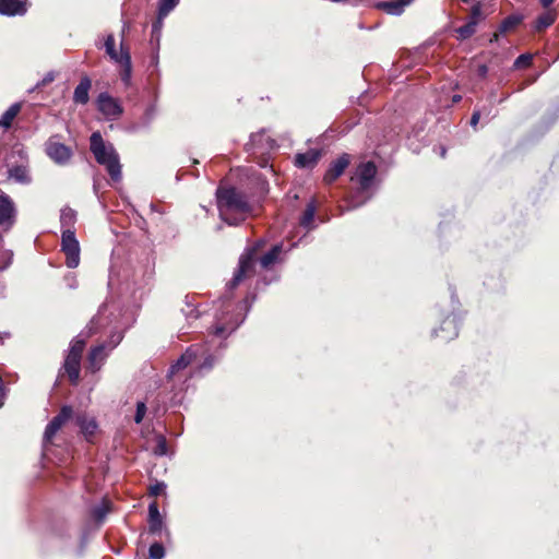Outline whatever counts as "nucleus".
<instances>
[{
    "label": "nucleus",
    "instance_id": "f257e3e1",
    "mask_svg": "<svg viewBox=\"0 0 559 559\" xmlns=\"http://www.w3.org/2000/svg\"><path fill=\"white\" fill-rule=\"evenodd\" d=\"M249 309L247 299L234 305L230 297H222L216 304L214 336L226 340L243 322Z\"/></svg>",
    "mask_w": 559,
    "mask_h": 559
},
{
    "label": "nucleus",
    "instance_id": "f03ea898",
    "mask_svg": "<svg viewBox=\"0 0 559 559\" xmlns=\"http://www.w3.org/2000/svg\"><path fill=\"white\" fill-rule=\"evenodd\" d=\"M216 199L219 216L228 225H238L250 211L246 195L235 188H218Z\"/></svg>",
    "mask_w": 559,
    "mask_h": 559
},
{
    "label": "nucleus",
    "instance_id": "7ed1b4c3",
    "mask_svg": "<svg viewBox=\"0 0 559 559\" xmlns=\"http://www.w3.org/2000/svg\"><path fill=\"white\" fill-rule=\"evenodd\" d=\"M90 148L96 162L106 168L111 180L120 181L122 178L121 164L114 145L105 142L99 132H93L90 138Z\"/></svg>",
    "mask_w": 559,
    "mask_h": 559
},
{
    "label": "nucleus",
    "instance_id": "20e7f679",
    "mask_svg": "<svg viewBox=\"0 0 559 559\" xmlns=\"http://www.w3.org/2000/svg\"><path fill=\"white\" fill-rule=\"evenodd\" d=\"M198 358H203L200 366L201 369H211L215 362V357L211 354L207 344H193L186 349L180 358L170 367L169 374H175L181 369H185Z\"/></svg>",
    "mask_w": 559,
    "mask_h": 559
},
{
    "label": "nucleus",
    "instance_id": "39448f33",
    "mask_svg": "<svg viewBox=\"0 0 559 559\" xmlns=\"http://www.w3.org/2000/svg\"><path fill=\"white\" fill-rule=\"evenodd\" d=\"M122 333L115 332L110 335L108 342L102 343L95 347H93L88 353V368L92 372L98 371L108 354L121 342Z\"/></svg>",
    "mask_w": 559,
    "mask_h": 559
},
{
    "label": "nucleus",
    "instance_id": "423d86ee",
    "mask_svg": "<svg viewBox=\"0 0 559 559\" xmlns=\"http://www.w3.org/2000/svg\"><path fill=\"white\" fill-rule=\"evenodd\" d=\"M61 251L66 255V265L75 269L80 264V243L72 229H63L61 235Z\"/></svg>",
    "mask_w": 559,
    "mask_h": 559
},
{
    "label": "nucleus",
    "instance_id": "0eeeda50",
    "mask_svg": "<svg viewBox=\"0 0 559 559\" xmlns=\"http://www.w3.org/2000/svg\"><path fill=\"white\" fill-rule=\"evenodd\" d=\"M45 152L51 160L60 166L69 164L73 155L71 147L59 142L57 136H51L48 139L45 144Z\"/></svg>",
    "mask_w": 559,
    "mask_h": 559
},
{
    "label": "nucleus",
    "instance_id": "6e6552de",
    "mask_svg": "<svg viewBox=\"0 0 559 559\" xmlns=\"http://www.w3.org/2000/svg\"><path fill=\"white\" fill-rule=\"evenodd\" d=\"M377 175V166L373 162L361 163L357 166L355 175L352 180H357L359 188L358 192H367L372 188Z\"/></svg>",
    "mask_w": 559,
    "mask_h": 559
},
{
    "label": "nucleus",
    "instance_id": "1a4fd4ad",
    "mask_svg": "<svg viewBox=\"0 0 559 559\" xmlns=\"http://www.w3.org/2000/svg\"><path fill=\"white\" fill-rule=\"evenodd\" d=\"M97 109L109 120L117 119L122 114V107L118 99L107 92H103L96 99Z\"/></svg>",
    "mask_w": 559,
    "mask_h": 559
},
{
    "label": "nucleus",
    "instance_id": "9d476101",
    "mask_svg": "<svg viewBox=\"0 0 559 559\" xmlns=\"http://www.w3.org/2000/svg\"><path fill=\"white\" fill-rule=\"evenodd\" d=\"M253 270V252L242 254L239 259L238 270L235 272L233 280L227 284V290L235 289L245 277L249 276Z\"/></svg>",
    "mask_w": 559,
    "mask_h": 559
},
{
    "label": "nucleus",
    "instance_id": "9b49d317",
    "mask_svg": "<svg viewBox=\"0 0 559 559\" xmlns=\"http://www.w3.org/2000/svg\"><path fill=\"white\" fill-rule=\"evenodd\" d=\"M73 415V411L70 406H63L59 414L55 416L49 424L46 426L44 432V444L51 442L52 438L56 436L58 430L62 427V425L69 420Z\"/></svg>",
    "mask_w": 559,
    "mask_h": 559
},
{
    "label": "nucleus",
    "instance_id": "f8f14e48",
    "mask_svg": "<svg viewBox=\"0 0 559 559\" xmlns=\"http://www.w3.org/2000/svg\"><path fill=\"white\" fill-rule=\"evenodd\" d=\"M73 415V411L70 406H63L59 414L55 416L49 424L46 426L44 432V444L51 442L52 438L56 436L58 430L62 427V425L69 420Z\"/></svg>",
    "mask_w": 559,
    "mask_h": 559
},
{
    "label": "nucleus",
    "instance_id": "ddd939ff",
    "mask_svg": "<svg viewBox=\"0 0 559 559\" xmlns=\"http://www.w3.org/2000/svg\"><path fill=\"white\" fill-rule=\"evenodd\" d=\"M103 309L99 310L97 317L93 318L87 326V331L82 332L79 336L72 340L69 348L68 355H74L75 357L81 358L83 349L85 347V338L88 337L97 330L98 320L100 317Z\"/></svg>",
    "mask_w": 559,
    "mask_h": 559
},
{
    "label": "nucleus",
    "instance_id": "4468645a",
    "mask_svg": "<svg viewBox=\"0 0 559 559\" xmlns=\"http://www.w3.org/2000/svg\"><path fill=\"white\" fill-rule=\"evenodd\" d=\"M16 209L8 194H0V226L11 228L15 223Z\"/></svg>",
    "mask_w": 559,
    "mask_h": 559
},
{
    "label": "nucleus",
    "instance_id": "2eb2a0df",
    "mask_svg": "<svg viewBox=\"0 0 559 559\" xmlns=\"http://www.w3.org/2000/svg\"><path fill=\"white\" fill-rule=\"evenodd\" d=\"M350 163V155L349 154H342L340 157H337L334 162L331 163L329 169L324 174L323 181L326 185H331L334 182L348 167Z\"/></svg>",
    "mask_w": 559,
    "mask_h": 559
},
{
    "label": "nucleus",
    "instance_id": "dca6fc26",
    "mask_svg": "<svg viewBox=\"0 0 559 559\" xmlns=\"http://www.w3.org/2000/svg\"><path fill=\"white\" fill-rule=\"evenodd\" d=\"M75 425L80 428L81 433L85 437L86 440H91V438L96 433L98 425L94 417H90L84 413H78L74 416Z\"/></svg>",
    "mask_w": 559,
    "mask_h": 559
},
{
    "label": "nucleus",
    "instance_id": "f3484780",
    "mask_svg": "<svg viewBox=\"0 0 559 559\" xmlns=\"http://www.w3.org/2000/svg\"><path fill=\"white\" fill-rule=\"evenodd\" d=\"M27 11L26 1L0 0V14L8 16L24 15Z\"/></svg>",
    "mask_w": 559,
    "mask_h": 559
},
{
    "label": "nucleus",
    "instance_id": "a211bd4d",
    "mask_svg": "<svg viewBox=\"0 0 559 559\" xmlns=\"http://www.w3.org/2000/svg\"><path fill=\"white\" fill-rule=\"evenodd\" d=\"M433 334L436 336H440L443 341H451L455 338L459 334V323L456 316L452 318L448 317L440 328V330H435Z\"/></svg>",
    "mask_w": 559,
    "mask_h": 559
},
{
    "label": "nucleus",
    "instance_id": "6ab92c4d",
    "mask_svg": "<svg viewBox=\"0 0 559 559\" xmlns=\"http://www.w3.org/2000/svg\"><path fill=\"white\" fill-rule=\"evenodd\" d=\"M414 0H393V1H384L378 2L376 8L384 11L390 15L399 16L401 15L405 8L409 5Z\"/></svg>",
    "mask_w": 559,
    "mask_h": 559
},
{
    "label": "nucleus",
    "instance_id": "aec40b11",
    "mask_svg": "<svg viewBox=\"0 0 559 559\" xmlns=\"http://www.w3.org/2000/svg\"><path fill=\"white\" fill-rule=\"evenodd\" d=\"M63 369L68 374L71 383L78 384L80 379L81 358L75 357L74 355H67L63 364Z\"/></svg>",
    "mask_w": 559,
    "mask_h": 559
},
{
    "label": "nucleus",
    "instance_id": "412c9836",
    "mask_svg": "<svg viewBox=\"0 0 559 559\" xmlns=\"http://www.w3.org/2000/svg\"><path fill=\"white\" fill-rule=\"evenodd\" d=\"M148 525L150 532L153 534H160L164 530V520L156 502H152L148 506Z\"/></svg>",
    "mask_w": 559,
    "mask_h": 559
},
{
    "label": "nucleus",
    "instance_id": "4be33fe9",
    "mask_svg": "<svg viewBox=\"0 0 559 559\" xmlns=\"http://www.w3.org/2000/svg\"><path fill=\"white\" fill-rule=\"evenodd\" d=\"M320 155V152L317 150H309L306 153H299L295 157V165L299 168H312L317 165Z\"/></svg>",
    "mask_w": 559,
    "mask_h": 559
},
{
    "label": "nucleus",
    "instance_id": "5701e85b",
    "mask_svg": "<svg viewBox=\"0 0 559 559\" xmlns=\"http://www.w3.org/2000/svg\"><path fill=\"white\" fill-rule=\"evenodd\" d=\"M91 86H92L91 80L87 76L82 78L73 93L74 103L82 104V105L87 104V102L90 99L88 92L91 90Z\"/></svg>",
    "mask_w": 559,
    "mask_h": 559
},
{
    "label": "nucleus",
    "instance_id": "b1692460",
    "mask_svg": "<svg viewBox=\"0 0 559 559\" xmlns=\"http://www.w3.org/2000/svg\"><path fill=\"white\" fill-rule=\"evenodd\" d=\"M118 63H120L123 68L122 72H121V80L124 84L128 85L131 80V71H132L131 56H130L129 50L124 49L122 45L120 48V61H118Z\"/></svg>",
    "mask_w": 559,
    "mask_h": 559
},
{
    "label": "nucleus",
    "instance_id": "393cba45",
    "mask_svg": "<svg viewBox=\"0 0 559 559\" xmlns=\"http://www.w3.org/2000/svg\"><path fill=\"white\" fill-rule=\"evenodd\" d=\"M283 252V245L277 243L273 246L265 254L260 258V264L263 269L271 267L275 262L278 261L281 253Z\"/></svg>",
    "mask_w": 559,
    "mask_h": 559
},
{
    "label": "nucleus",
    "instance_id": "a878e982",
    "mask_svg": "<svg viewBox=\"0 0 559 559\" xmlns=\"http://www.w3.org/2000/svg\"><path fill=\"white\" fill-rule=\"evenodd\" d=\"M8 174L10 179L22 185H28L32 181L27 167L23 165L10 168Z\"/></svg>",
    "mask_w": 559,
    "mask_h": 559
},
{
    "label": "nucleus",
    "instance_id": "bb28decb",
    "mask_svg": "<svg viewBox=\"0 0 559 559\" xmlns=\"http://www.w3.org/2000/svg\"><path fill=\"white\" fill-rule=\"evenodd\" d=\"M21 110V104L14 103L12 104L1 116L0 118V127L8 129L11 127L13 120L19 115Z\"/></svg>",
    "mask_w": 559,
    "mask_h": 559
},
{
    "label": "nucleus",
    "instance_id": "cd10ccee",
    "mask_svg": "<svg viewBox=\"0 0 559 559\" xmlns=\"http://www.w3.org/2000/svg\"><path fill=\"white\" fill-rule=\"evenodd\" d=\"M556 20V13L554 11H546L540 14L534 24V29L540 32L549 27Z\"/></svg>",
    "mask_w": 559,
    "mask_h": 559
},
{
    "label": "nucleus",
    "instance_id": "c85d7f7f",
    "mask_svg": "<svg viewBox=\"0 0 559 559\" xmlns=\"http://www.w3.org/2000/svg\"><path fill=\"white\" fill-rule=\"evenodd\" d=\"M180 0H158V22L163 23L164 19L178 5Z\"/></svg>",
    "mask_w": 559,
    "mask_h": 559
},
{
    "label": "nucleus",
    "instance_id": "c756f323",
    "mask_svg": "<svg viewBox=\"0 0 559 559\" xmlns=\"http://www.w3.org/2000/svg\"><path fill=\"white\" fill-rule=\"evenodd\" d=\"M76 219V213L70 207H63L60 213V223L64 229H71Z\"/></svg>",
    "mask_w": 559,
    "mask_h": 559
},
{
    "label": "nucleus",
    "instance_id": "7c9ffc66",
    "mask_svg": "<svg viewBox=\"0 0 559 559\" xmlns=\"http://www.w3.org/2000/svg\"><path fill=\"white\" fill-rule=\"evenodd\" d=\"M316 214V202L310 201L300 218V225L305 228H310Z\"/></svg>",
    "mask_w": 559,
    "mask_h": 559
},
{
    "label": "nucleus",
    "instance_id": "2f4dec72",
    "mask_svg": "<svg viewBox=\"0 0 559 559\" xmlns=\"http://www.w3.org/2000/svg\"><path fill=\"white\" fill-rule=\"evenodd\" d=\"M476 27L477 26L475 25L474 21H468L466 24H464L455 29V32L457 34V38L460 40L469 38L472 35L475 34Z\"/></svg>",
    "mask_w": 559,
    "mask_h": 559
},
{
    "label": "nucleus",
    "instance_id": "473e14b6",
    "mask_svg": "<svg viewBox=\"0 0 559 559\" xmlns=\"http://www.w3.org/2000/svg\"><path fill=\"white\" fill-rule=\"evenodd\" d=\"M520 22H521L520 16L510 15L502 21V23L500 24L499 31H500V33H506V32L514 28L516 25H519Z\"/></svg>",
    "mask_w": 559,
    "mask_h": 559
},
{
    "label": "nucleus",
    "instance_id": "72a5a7b5",
    "mask_svg": "<svg viewBox=\"0 0 559 559\" xmlns=\"http://www.w3.org/2000/svg\"><path fill=\"white\" fill-rule=\"evenodd\" d=\"M105 49L107 55L116 62L120 61V53H117L115 49V38L112 35H108L105 40Z\"/></svg>",
    "mask_w": 559,
    "mask_h": 559
},
{
    "label": "nucleus",
    "instance_id": "f704fd0d",
    "mask_svg": "<svg viewBox=\"0 0 559 559\" xmlns=\"http://www.w3.org/2000/svg\"><path fill=\"white\" fill-rule=\"evenodd\" d=\"M148 554L151 559H163L165 556V549L162 544L154 543L151 545Z\"/></svg>",
    "mask_w": 559,
    "mask_h": 559
},
{
    "label": "nucleus",
    "instance_id": "c9c22d12",
    "mask_svg": "<svg viewBox=\"0 0 559 559\" xmlns=\"http://www.w3.org/2000/svg\"><path fill=\"white\" fill-rule=\"evenodd\" d=\"M146 414V405L144 402H138L136 403V412H135V416H134V421L136 424H140L144 416Z\"/></svg>",
    "mask_w": 559,
    "mask_h": 559
},
{
    "label": "nucleus",
    "instance_id": "e433bc0d",
    "mask_svg": "<svg viewBox=\"0 0 559 559\" xmlns=\"http://www.w3.org/2000/svg\"><path fill=\"white\" fill-rule=\"evenodd\" d=\"M484 19L481 9L479 5H474L471 10V16L468 21H474L477 26L478 23Z\"/></svg>",
    "mask_w": 559,
    "mask_h": 559
},
{
    "label": "nucleus",
    "instance_id": "4c0bfd02",
    "mask_svg": "<svg viewBox=\"0 0 559 559\" xmlns=\"http://www.w3.org/2000/svg\"><path fill=\"white\" fill-rule=\"evenodd\" d=\"M107 513L108 509L106 506H99L93 510V515L97 521H103Z\"/></svg>",
    "mask_w": 559,
    "mask_h": 559
},
{
    "label": "nucleus",
    "instance_id": "58836bf2",
    "mask_svg": "<svg viewBox=\"0 0 559 559\" xmlns=\"http://www.w3.org/2000/svg\"><path fill=\"white\" fill-rule=\"evenodd\" d=\"M165 488H166V485L163 481L156 483L153 486H151L150 493L155 497L159 496L160 493H163L165 491Z\"/></svg>",
    "mask_w": 559,
    "mask_h": 559
},
{
    "label": "nucleus",
    "instance_id": "ea45409f",
    "mask_svg": "<svg viewBox=\"0 0 559 559\" xmlns=\"http://www.w3.org/2000/svg\"><path fill=\"white\" fill-rule=\"evenodd\" d=\"M166 451H167L166 441L164 438H160L158 441V444L156 447L155 453L158 455H164V454H166Z\"/></svg>",
    "mask_w": 559,
    "mask_h": 559
},
{
    "label": "nucleus",
    "instance_id": "a19ab883",
    "mask_svg": "<svg viewBox=\"0 0 559 559\" xmlns=\"http://www.w3.org/2000/svg\"><path fill=\"white\" fill-rule=\"evenodd\" d=\"M531 58L532 57L530 55H521L520 57H518L515 64L516 66L528 64L531 61Z\"/></svg>",
    "mask_w": 559,
    "mask_h": 559
},
{
    "label": "nucleus",
    "instance_id": "79ce46f5",
    "mask_svg": "<svg viewBox=\"0 0 559 559\" xmlns=\"http://www.w3.org/2000/svg\"><path fill=\"white\" fill-rule=\"evenodd\" d=\"M53 80H55V75H53V73H52V72H49V73H47V74L43 78L41 82H40V83H38L37 85H38V86H45V85L49 84L50 82H52Z\"/></svg>",
    "mask_w": 559,
    "mask_h": 559
},
{
    "label": "nucleus",
    "instance_id": "37998d69",
    "mask_svg": "<svg viewBox=\"0 0 559 559\" xmlns=\"http://www.w3.org/2000/svg\"><path fill=\"white\" fill-rule=\"evenodd\" d=\"M156 114V108L155 106H150L146 111H145V118H146V122H150L154 116Z\"/></svg>",
    "mask_w": 559,
    "mask_h": 559
},
{
    "label": "nucleus",
    "instance_id": "c03bdc74",
    "mask_svg": "<svg viewBox=\"0 0 559 559\" xmlns=\"http://www.w3.org/2000/svg\"><path fill=\"white\" fill-rule=\"evenodd\" d=\"M262 138H263V133L252 134L251 138H250V144L252 146L258 145L261 142Z\"/></svg>",
    "mask_w": 559,
    "mask_h": 559
},
{
    "label": "nucleus",
    "instance_id": "a18cd8bd",
    "mask_svg": "<svg viewBox=\"0 0 559 559\" xmlns=\"http://www.w3.org/2000/svg\"><path fill=\"white\" fill-rule=\"evenodd\" d=\"M370 197H367L366 199H364L362 201H356V200H350L349 201V204H348V209L352 210V209H356L358 206H360L361 204H364L366 202L367 199H369Z\"/></svg>",
    "mask_w": 559,
    "mask_h": 559
},
{
    "label": "nucleus",
    "instance_id": "49530a36",
    "mask_svg": "<svg viewBox=\"0 0 559 559\" xmlns=\"http://www.w3.org/2000/svg\"><path fill=\"white\" fill-rule=\"evenodd\" d=\"M479 118H480V111L475 110L471 118V126L475 127L478 123Z\"/></svg>",
    "mask_w": 559,
    "mask_h": 559
},
{
    "label": "nucleus",
    "instance_id": "de8ad7c7",
    "mask_svg": "<svg viewBox=\"0 0 559 559\" xmlns=\"http://www.w3.org/2000/svg\"><path fill=\"white\" fill-rule=\"evenodd\" d=\"M163 26V23L159 24L158 20L153 24V32L159 31Z\"/></svg>",
    "mask_w": 559,
    "mask_h": 559
},
{
    "label": "nucleus",
    "instance_id": "09e8293b",
    "mask_svg": "<svg viewBox=\"0 0 559 559\" xmlns=\"http://www.w3.org/2000/svg\"><path fill=\"white\" fill-rule=\"evenodd\" d=\"M552 2L554 0H540V3L544 8H548Z\"/></svg>",
    "mask_w": 559,
    "mask_h": 559
},
{
    "label": "nucleus",
    "instance_id": "8fccbe9b",
    "mask_svg": "<svg viewBox=\"0 0 559 559\" xmlns=\"http://www.w3.org/2000/svg\"><path fill=\"white\" fill-rule=\"evenodd\" d=\"M461 98H462V97H461L460 95H454V96H453V102H454V103H457V102H460V100H461Z\"/></svg>",
    "mask_w": 559,
    "mask_h": 559
},
{
    "label": "nucleus",
    "instance_id": "3c124183",
    "mask_svg": "<svg viewBox=\"0 0 559 559\" xmlns=\"http://www.w3.org/2000/svg\"><path fill=\"white\" fill-rule=\"evenodd\" d=\"M440 155H441L442 157H444V156H445V148H444V147H441V148H440Z\"/></svg>",
    "mask_w": 559,
    "mask_h": 559
},
{
    "label": "nucleus",
    "instance_id": "603ef678",
    "mask_svg": "<svg viewBox=\"0 0 559 559\" xmlns=\"http://www.w3.org/2000/svg\"><path fill=\"white\" fill-rule=\"evenodd\" d=\"M480 72H481V74H486V72H487V68H486L485 66H483V67L480 68Z\"/></svg>",
    "mask_w": 559,
    "mask_h": 559
},
{
    "label": "nucleus",
    "instance_id": "864d4df0",
    "mask_svg": "<svg viewBox=\"0 0 559 559\" xmlns=\"http://www.w3.org/2000/svg\"><path fill=\"white\" fill-rule=\"evenodd\" d=\"M493 37H495V40H497V39H498V34L496 33V34L493 35Z\"/></svg>",
    "mask_w": 559,
    "mask_h": 559
},
{
    "label": "nucleus",
    "instance_id": "5fc2aeb1",
    "mask_svg": "<svg viewBox=\"0 0 559 559\" xmlns=\"http://www.w3.org/2000/svg\"><path fill=\"white\" fill-rule=\"evenodd\" d=\"M4 267H0V271H2Z\"/></svg>",
    "mask_w": 559,
    "mask_h": 559
}]
</instances>
